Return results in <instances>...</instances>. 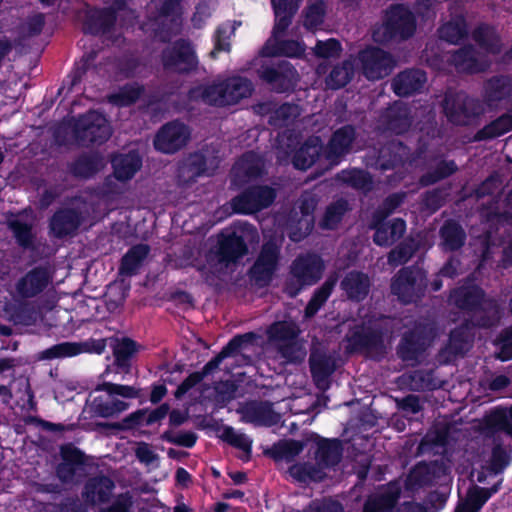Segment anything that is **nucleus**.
I'll return each mask as SVG.
<instances>
[{
	"label": "nucleus",
	"mask_w": 512,
	"mask_h": 512,
	"mask_svg": "<svg viewBox=\"0 0 512 512\" xmlns=\"http://www.w3.org/2000/svg\"><path fill=\"white\" fill-rule=\"evenodd\" d=\"M379 123L383 130L402 135L408 132L412 125L410 108L401 101H395L382 111Z\"/></svg>",
	"instance_id": "obj_23"
},
{
	"label": "nucleus",
	"mask_w": 512,
	"mask_h": 512,
	"mask_svg": "<svg viewBox=\"0 0 512 512\" xmlns=\"http://www.w3.org/2000/svg\"><path fill=\"white\" fill-rule=\"evenodd\" d=\"M497 347L496 358L506 362L512 359V326L504 328L493 342Z\"/></svg>",
	"instance_id": "obj_60"
},
{
	"label": "nucleus",
	"mask_w": 512,
	"mask_h": 512,
	"mask_svg": "<svg viewBox=\"0 0 512 512\" xmlns=\"http://www.w3.org/2000/svg\"><path fill=\"white\" fill-rule=\"evenodd\" d=\"M127 2L128 0H105L108 4L105 9L86 7L79 13L83 31L117 41L127 30Z\"/></svg>",
	"instance_id": "obj_2"
},
{
	"label": "nucleus",
	"mask_w": 512,
	"mask_h": 512,
	"mask_svg": "<svg viewBox=\"0 0 512 512\" xmlns=\"http://www.w3.org/2000/svg\"><path fill=\"white\" fill-rule=\"evenodd\" d=\"M323 469L325 468L320 467L317 463L312 464L310 462H305L302 464L293 465L290 468V474L300 482H319L322 481L325 477Z\"/></svg>",
	"instance_id": "obj_55"
},
{
	"label": "nucleus",
	"mask_w": 512,
	"mask_h": 512,
	"mask_svg": "<svg viewBox=\"0 0 512 512\" xmlns=\"http://www.w3.org/2000/svg\"><path fill=\"white\" fill-rule=\"evenodd\" d=\"M300 1L301 0H271L275 15L272 38H280L286 33L287 29L292 24L294 16L298 12Z\"/></svg>",
	"instance_id": "obj_29"
},
{
	"label": "nucleus",
	"mask_w": 512,
	"mask_h": 512,
	"mask_svg": "<svg viewBox=\"0 0 512 512\" xmlns=\"http://www.w3.org/2000/svg\"><path fill=\"white\" fill-rule=\"evenodd\" d=\"M512 96V78L496 75L485 81L483 98L488 105L506 100Z\"/></svg>",
	"instance_id": "obj_38"
},
{
	"label": "nucleus",
	"mask_w": 512,
	"mask_h": 512,
	"mask_svg": "<svg viewBox=\"0 0 512 512\" xmlns=\"http://www.w3.org/2000/svg\"><path fill=\"white\" fill-rule=\"evenodd\" d=\"M276 190L268 185H250L232 198L231 206L236 214L249 215L271 206Z\"/></svg>",
	"instance_id": "obj_10"
},
{
	"label": "nucleus",
	"mask_w": 512,
	"mask_h": 512,
	"mask_svg": "<svg viewBox=\"0 0 512 512\" xmlns=\"http://www.w3.org/2000/svg\"><path fill=\"white\" fill-rule=\"evenodd\" d=\"M504 312L505 308L499 299L485 296L476 313H473V317L467 320L476 329H492L500 324Z\"/></svg>",
	"instance_id": "obj_26"
},
{
	"label": "nucleus",
	"mask_w": 512,
	"mask_h": 512,
	"mask_svg": "<svg viewBox=\"0 0 512 512\" xmlns=\"http://www.w3.org/2000/svg\"><path fill=\"white\" fill-rule=\"evenodd\" d=\"M299 115L298 105L285 102L282 103L270 116V124L275 126H285L289 121L294 120Z\"/></svg>",
	"instance_id": "obj_62"
},
{
	"label": "nucleus",
	"mask_w": 512,
	"mask_h": 512,
	"mask_svg": "<svg viewBox=\"0 0 512 512\" xmlns=\"http://www.w3.org/2000/svg\"><path fill=\"white\" fill-rule=\"evenodd\" d=\"M85 211L62 209L54 214L50 222V229L54 236L64 237L73 234L84 220Z\"/></svg>",
	"instance_id": "obj_32"
},
{
	"label": "nucleus",
	"mask_w": 512,
	"mask_h": 512,
	"mask_svg": "<svg viewBox=\"0 0 512 512\" xmlns=\"http://www.w3.org/2000/svg\"><path fill=\"white\" fill-rule=\"evenodd\" d=\"M109 346L113 351L114 363L124 371L128 368V335L117 332L113 336L102 339H89L84 343L62 342L41 352V358L52 360L74 357L83 352L102 354Z\"/></svg>",
	"instance_id": "obj_1"
},
{
	"label": "nucleus",
	"mask_w": 512,
	"mask_h": 512,
	"mask_svg": "<svg viewBox=\"0 0 512 512\" xmlns=\"http://www.w3.org/2000/svg\"><path fill=\"white\" fill-rule=\"evenodd\" d=\"M160 438L170 444L191 449L195 446L198 435L193 431H180L175 434L172 430H166Z\"/></svg>",
	"instance_id": "obj_61"
},
{
	"label": "nucleus",
	"mask_w": 512,
	"mask_h": 512,
	"mask_svg": "<svg viewBox=\"0 0 512 512\" xmlns=\"http://www.w3.org/2000/svg\"><path fill=\"white\" fill-rule=\"evenodd\" d=\"M280 248L273 241L265 242L249 268L248 275L256 286L264 288L270 285L277 270Z\"/></svg>",
	"instance_id": "obj_11"
},
{
	"label": "nucleus",
	"mask_w": 512,
	"mask_h": 512,
	"mask_svg": "<svg viewBox=\"0 0 512 512\" xmlns=\"http://www.w3.org/2000/svg\"><path fill=\"white\" fill-rule=\"evenodd\" d=\"M405 192H395L388 195L379 207L374 211V217L381 220H386L391 214H393L405 201Z\"/></svg>",
	"instance_id": "obj_58"
},
{
	"label": "nucleus",
	"mask_w": 512,
	"mask_h": 512,
	"mask_svg": "<svg viewBox=\"0 0 512 512\" xmlns=\"http://www.w3.org/2000/svg\"><path fill=\"white\" fill-rule=\"evenodd\" d=\"M441 107L447 121L459 127L472 125L485 112L483 102L464 91H447Z\"/></svg>",
	"instance_id": "obj_5"
},
{
	"label": "nucleus",
	"mask_w": 512,
	"mask_h": 512,
	"mask_svg": "<svg viewBox=\"0 0 512 512\" xmlns=\"http://www.w3.org/2000/svg\"><path fill=\"white\" fill-rule=\"evenodd\" d=\"M18 243L23 247H28L32 243V223L25 219L24 216H16L9 221Z\"/></svg>",
	"instance_id": "obj_57"
},
{
	"label": "nucleus",
	"mask_w": 512,
	"mask_h": 512,
	"mask_svg": "<svg viewBox=\"0 0 512 512\" xmlns=\"http://www.w3.org/2000/svg\"><path fill=\"white\" fill-rule=\"evenodd\" d=\"M502 194L497 193L488 202L482 203L479 207L481 221L490 227L498 225H512V211L501 210Z\"/></svg>",
	"instance_id": "obj_34"
},
{
	"label": "nucleus",
	"mask_w": 512,
	"mask_h": 512,
	"mask_svg": "<svg viewBox=\"0 0 512 512\" xmlns=\"http://www.w3.org/2000/svg\"><path fill=\"white\" fill-rule=\"evenodd\" d=\"M371 282L367 274L361 271H349L341 280L340 288L353 302H362L370 292Z\"/></svg>",
	"instance_id": "obj_31"
},
{
	"label": "nucleus",
	"mask_w": 512,
	"mask_h": 512,
	"mask_svg": "<svg viewBox=\"0 0 512 512\" xmlns=\"http://www.w3.org/2000/svg\"><path fill=\"white\" fill-rule=\"evenodd\" d=\"M384 330L380 325L361 322L351 326L346 335V349L349 353L364 354L374 360L386 354Z\"/></svg>",
	"instance_id": "obj_4"
},
{
	"label": "nucleus",
	"mask_w": 512,
	"mask_h": 512,
	"mask_svg": "<svg viewBox=\"0 0 512 512\" xmlns=\"http://www.w3.org/2000/svg\"><path fill=\"white\" fill-rule=\"evenodd\" d=\"M370 228L374 230L373 242L380 247H389L402 238L406 232V222L402 218L380 221L372 216Z\"/></svg>",
	"instance_id": "obj_25"
},
{
	"label": "nucleus",
	"mask_w": 512,
	"mask_h": 512,
	"mask_svg": "<svg viewBox=\"0 0 512 512\" xmlns=\"http://www.w3.org/2000/svg\"><path fill=\"white\" fill-rule=\"evenodd\" d=\"M512 131V115L504 113L479 129L473 136V141L481 142L500 137Z\"/></svg>",
	"instance_id": "obj_45"
},
{
	"label": "nucleus",
	"mask_w": 512,
	"mask_h": 512,
	"mask_svg": "<svg viewBox=\"0 0 512 512\" xmlns=\"http://www.w3.org/2000/svg\"><path fill=\"white\" fill-rule=\"evenodd\" d=\"M189 127L178 121L162 125L153 139L155 150L164 154H174L184 148L190 139Z\"/></svg>",
	"instance_id": "obj_13"
},
{
	"label": "nucleus",
	"mask_w": 512,
	"mask_h": 512,
	"mask_svg": "<svg viewBox=\"0 0 512 512\" xmlns=\"http://www.w3.org/2000/svg\"><path fill=\"white\" fill-rule=\"evenodd\" d=\"M113 487V482L107 477L92 478L85 486L86 499L93 504L105 502L109 499Z\"/></svg>",
	"instance_id": "obj_51"
},
{
	"label": "nucleus",
	"mask_w": 512,
	"mask_h": 512,
	"mask_svg": "<svg viewBox=\"0 0 512 512\" xmlns=\"http://www.w3.org/2000/svg\"><path fill=\"white\" fill-rule=\"evenodd\" d=\"M416 31V18L404 4H392L385 11L382 25L375 28L372 38L375 42L386 44L393 40H407Z\"/></svg>",
	"instance_id": "obj_3"
},
{
	"label": "nucleus",
	"mask_w": 512,
	"mask_h": 512,
	"mask_svg": "<svg viewBox=\"0 0 512 512\" xmlns=\"http://www.w3.org/2000/svg\"><path fill=\"white\" fill-rule=\"evenodd\" d=\"M484 427L490 434L504 432L512 438V405L507 410L503 407H496L486 414Z\"/></svg>",
	"instance_id": "obj_44"
},
{
	"label": "nucleus",
	"mask_w": 512,
	"mask_h": 512,
	"mask_svg": "<svg viewBox=\"0 0 512 512\" xmlns=\"http://www.w3.org/2000/svg\"><path fill=\"white\" fill-rule=\"evenodd\" d=\"M418 243L413 238H406L388 254V263L392 266L407 263L418 250Z\"/></svg>",
	"instance_id": "obj_53"
},
{
	"label": "nucleus",
	"mask_w": 512,
	"mask_h": 512,
	"mask_svg": "<svg viewBox=\"0 0 512 512\" xmlns=\"http://www.w3.org/2000/svg\"><path fill=\"white\" fill-rule=\"evenodd\" d=\"M165 71L179 75H189L196 72L199 59L193 44L184 38H179L166 46L160 55Z\"/></svg>",
	"instance_id": "obj_7"
},
{
	"label": "nucleus",
	"mask_w": 512,
	"mask_h": 512,
	"mask_svg": "<svg viewBox=\"0 0 512 512\" xmlns=\"http://www.w3.org/2000/svg\"><path fill=\"white\" fill-rule=\"evenodd\" d=\"M257 337L258 336L255 332L237 334L228 341V343L221 349V351L227 358L234 356L238 354L242 349L247 348L249 345H253L257 340Z\"/></svg>",
	"instance_id": "obj_59"
},
{
	"label": "nucleus",
	"mask_w": 512,
	"mask_h": 512,
	"mask_svg": "<svg viewBox=\"0 0 512 512\" xmlns=\"http://www.w3.org/2000/svg\"><path fill=\"white\" fill-rule=\"evenodd\" d=\"M475 329L470 321L464 319L460 325L450 331L446 345L440 350V356L446 362H450L459 356L463 357L473 345Z\"/></svg>",
	"instance_id": "obj_19"
},
{
	"label": "nucleus",
	"mask_w": 512,
	"mask_h": 512,
	"mask_svg": "<svg viewBox=\"0 0 512 512\" xmlns=\"http://www.w3.org/2000/svg\"><path fill=\"white\" fill-rule=\"evenodd\" d=\"M216 261L226 267L237 264L247 253L248 245L237 231L221 232L215 250L211 251Z\"/></svg>",
	"instance_id": "obj_16"
},
{
	"label": "nucleus",
	"mask_w": 512,
	"mask_h": 512,
	"mask_svg": "<svg viewBox=\"0 0 512 512\" xmlns=\"http://www.w3.org/2000/svg\"><path fill=\"white\" fill-rule=\"evenodd\" d=\"M442 250L445 252H455L460 250L466 242L467 235L462 225L454 220L444 221L439 230Z\"/></svg>",
	"instance_id": "obj_36"
},
{
	"label": "nucleus",
	"mask_w": 512,
	"mask_h": 512,
	"mask_svg": "<svg viewBox=\"0 0 512 512\" xmlns=\"http://www.w3.org/2000/svg\"><path fill=\"white\" fill-rule=\"evenodd\" d=\"M426 81L427 75L425 71L409 68L395 76L392 81V88L397 96L408 97L421 92Z\"/></svg>",
	"instance_id": "obj_27"
},
{
	"label": "nucleus",
	"mask_w": 512,
	"mask_h": 512,
	"mask_svg": "<svg viewBox=\"0 0 512 512\" xmlns=\"http://www.w3.org/2000/svg\"><path fill=\"white\" fill-rule=\"evenodd\" d=\"M447 61L457 72L468 75L485 72L490 66L489 61L480 57L479 52L472 44L452 51Z\"/></svg>",
	"instance_id": "obj_21"
},
{
	"label": "nucleus",
	"mask_w": 512,
	"mask_h": 512,
	"mask_svg": "<svg viewBox=\"0 0 512 512\" xmlns=\"http://www.w3.org/2000/svg\"><path fill=\"white\" fill-rule=\"evenodd\" d=\"M113 392L105 391L99 394L92 393L88 398V405L92 412L102 417H109L125 410L126 403L119 400L117 395L128 396V388L115 386Z\"/></svg>",
	"instance_id": "obj_22"
},
{
	"label": "nucleus",
	"mask_w": 512,
	"mask_h": 512,
	"mask_svg": "<svg viewBox=\"0 0 512 512\" xmlns=\"http://www.w3.org/2000/svg\"><path fill=\"white\" fill-rule=\"evenodd\" d=\"M242 418L247 423L256 426L271 427L280 420V415L273 409L268 401H253L242 408Z\"/></svg>",
	"instance_id": "obj_28"
},
{
	"label": "nucleus",
	"mask_w": 512,
	"mask_h": 512,
	"mask_svg": "<svg viewBox=\"0 0 512 512\" xmlns=\"http://www.w3.org/2000/svg\"><path fill=\"white\" fill-rule=\"evenodd\" d=\"M321 154L324 155V146L320 138H309L295 152L293 165L297 169L307 170L316 163Z\"/></svg>",
	"instance_id": "obj_43"
},
{
	"label": "nucleus",
	"mask_w": 512,
	"mask_h": 512,
	"mask_svg": "<svg viewBox=\"0 0 512 512\" xmlns=\"http://www.w3.org/2000/svg\"><path fill=\"white\" fill-rule=\"evenodd\" d=\"M348 209V202L343 198L332 202L326 207L324 215L320 221V226L323 229L328 230L336 229Z\"/></svg>",
	"instance_id": "obj_52"
},
{
	"label": "nucleus",
	"mask_w": 512,
	"mask_h": 512,
	"mask_svg": "<svg viewBox=\"0 0 512 512\" xmlns=\"http://www.w3.org/2000/svg\"><path fill=\"white\" fill-rule=\"evenodd\" d=\"M326 4L323 0H317L307 6L305 10L304 26L307 29L317 28L324 22Z\"/></svg>",
	"instance_id": "obj_63"
},
{
	"label": "nucleus",
	"mask_w": 512,
	"mask_h": 512,
	"mask_svg": "<svg viewBox=\"0 0 512 512\" xmlns=\"http://www.w3.org/2000/svg\"><path fill=\"white\" fill-rule=\"evenodd\" d=\"M324 270L325 263L320 255L310 252L298 255L290 266L293 279L286 281L285 291L295 297L304 287L315 285L322 278Z\"/></svg>",
	"instance_id": "obj_6"
},
{
	"label": "nucleus",
	"mask_w": 512,
	"mask_h": 512,
	"mask_svg": "<svg viewBox=\"0 0 512 512\" xmlns=\"http://www.w3.org/2000/svg\"><path fill=\"white\" fill-rule=\"evenodd\" d=\"M357 139L356 127L345 124L334 130L324 146V158L330 165H338L353 149Z\"/></svg>",
	"instance_id": "obj_17"
},
{
	"label": "nucleus",
	"mask_w": 512,
	"mask_h": 512,
	"mask_svg": "<svg viewBox=\"0 0 512 512\" xmlns=\"http://www.w3.org/2000/svg\"><path fill=\"white\" fill-rule=\"evenodd\" d=\"M190 100H201L203 103L214 107H226L225 89L223 81L213 82L208 85H198L188 91Z\"/></svg>",
	"instance_id": "obj_39"
},
{
	"label": "nucleus",
	"mask_w": 512,
	"mask_h": 512,
	"mask_svg": "<svg viewBox=\"0 0 512 512\" xmlns=\"http://www.w3.org/2000/svg\"><path fill=\"white\" fill-rule=\"evenodd\" d=\"M362 74L368 80H379L390 74L394 60L391 54L376 46H366L357 54Z\"/></svg>",
	"instance_id": "obj_12"
},
{
	"label": "nucleus",
	"mask_w": 512,
	"mask_h": 512,
	"mask_svg": "<svg viewBox=\"0 0 512 512\" xmlns=\"http://www.w3.org/2000/svg\"><path fill=\"white\" fill-rule=\"evenodd\" d=\"M306 440L315 444L314 458L320 467L330 469L341 462L344 452L341 439L325 438L315 432H311Z\"/></svg>",
	"instance_id": "obj_20"
},
{
	"label": "nucleus",
	"mask_w": 512,
	"mask_h": 512,
	"mask_svg": "<svg viewBox=\"0 0 512 512\" xmlns=\"http://www.w3.org/2000/svg\"><path fill=\"white\" fill-rule=\"evenodd\" d=\"M63 462L57 467V475L62 482L75 481L77 471L83 464V454L80 450L67 445L61 448Z\"/></svg>",
	"instance_id": "obj_40"
},
{
	"label": "nucleus",
	"mask_w": 512,
	"mask_h": 512,
	"mask_svg": "<svg viewBox=\"0 0 512 512\" xmlns=\"http://www.w3.org/2000/svg\"><path fill=\"white\" fill-rule=\"evenodd\" d=\"M458 166L454 160H440L435 167L419 177L418 183L421 187L434 185L451 175L455 174Z\"/></svg>",
	"instance_id": "obj_47"
},
{
	"label": "nucleus",
	"mask_w": 512,
	"mask_h": 512,
	"mask_svg": "<svg viewBox=\"0 0 512 512\" xmlns=\"http://www.w3.org/2000/svg\"><path fill=\"white\" fill-rule=\"evenodd\" d=\"M336 283L337 278L334 276H329L320 287L314 290L310 300L305 307L306 317H313L317 314V312L331 296Z\"/></svg>",
	"instance_id": "obj_48"
},
{
	"label": "nucleus",
	"mask_w": 512,
	"mask_h": 512,
	"mask_svg": "<svg viewBox=\"0 0 512 512\" xmlns=\"http://www.w3.org/2000/svg\"><path fill=\"white\" fill-rule=\"evenodd\" d=\"M257 76L271 91L284 94L294 92L300 76L287 60L264 63L257 69Z\"/></svg>",
	"instance_id": "obj_8"
},
{
	"label": "nucleus",
	"mask_w": 512,
	"mask_h": 512,
	"mask_svg": "<svg viewBox=\"0 0 512 512\" xmlns=\"http://www.w3.org/2000/svg\"><path fill=\"white\" fill-rule=\"evenodd\" d=\"M427 287L426 271L415 266L401 268L393 277L391 292L404 304H410L420 299Z\"/></svg>",
	"instance_id": "obj_9"
},
{
	"label": "nucleus",
	"mask_w": 512,
	"mask_h": 512,
	"mask_svg": "<svg viewBox=\"0 0 512 512\" xmlns=\"http://www.w3.org/2000/svg\"><path fill=\"white\" fill-rule=\"evenodd\" d=\"M4 317L15 325L31 326L38 321L40 313L34 303L12 300L4 307Z\"/></svg>",
	"instance_id": "obj_30"
},
{
	"label": "nucleus",
	"mask_w": 512,
	"mask_h": 512,
	"mask_svg": "<svg viewBox=\"0 0 512 512\" xmlns=\"http://www.w3.org/2000/svg\"><path fill=\"white\" fill-rule=\"evenodd\" d=\"M222 81L227 106L238 104L241 100L249 98L254 92L252 81L246 77L232 76Z\"/></svg>",
	"instance_id": "obj_41"
},
{
	"label": "nucleus",
	"mask_w": 512,
	"mask_h": 512,
	"mask_svg": "<svg viewBox=\"0 0 512 512\" xmlns=\"http://www.w3.org/2000/svg\"><path fill=\"white\" fill-rule=\"evenodd\" d=\"M305 50L306 46L302 41L270 38L261 48V55L264 57L285 56L289 58H300L305 54Z\"/></svg>",
	"instance_id": "obj_33"
},
{
	"label": "nucleus",
	"mask_w": 512,
	"mask_h": 512,
	"mask_svg": "<svg viewBox=\"0 0 512 512\" xmlns=\"http://www.w3.org/2000/svg\"><path fill=\"white\" fill-rule=\"evenodd\" d=\"M485 296V291L478 285L461 286L451 294L455 306L468 313H476Z\"/></svg>",
	"instance_id": "obj_35"
},
{
	"label": "nucleus",
	"mask_w": 512,
	"mask_h": 512,
	"mask_svg": "<svg viewBox=\"0 0 512 512\" xmlns=\"http://www.w3.org/2000/svg\"><path fill=\"white\" fill-rule=\"evenodd\" d=\"M221 439L245 453V457L242 458L244 461H248L252 454V440L245 434H238L235 429L231 426H226L223 429Z\"/></svg>",
	"instance_id": "obj_56"
},
{
	"label": "nucleus",
	"mask_w": 512,
	"mask_h": 512,
	"mask_svg": "<svg viewBox=\"0 0 512 512\" xmlns=\"http://www.w3.org/2000/svg\"><path fill=\"white\" fill-rule=\"evenodd\" d=\"M441 40L450 44H458L468 36V27L463 16H458L442 24L438 29Z\"/></svg>",
	"instance_id": "obj_49"
},
{
	"label": "nucleus",
	"mask_w": 512,
	"mask_h": 512,
	"mask_svg": "<svg viewBox=\"0 0 512 512\" xmlns=\"http://www.w3.org/2000/svg\"><path fill=\"white\" fill-rule=\"evenodd\" d=\"M267 334L271 341L287 343L298 337L299 330L292 322L276 321L268 327Z\"/></svg>",
	"instance_id": "obj_54"
},
{
	"label": "nucleus",
	"mask_w": 512,
	"mask_h": 512,
	"mask_svg": "<svg viewBox=\"0 0 512 512\" xmlns=\"http://www.w3.org/2000/svg\"><path fill=\"white\" fill-rule=\"evenodd\" d=\"M207 170V158L201 152L189 154L178 167L177 177L181 184L189 185L196 182Z\"/></svg>",
	"instance_id": "obj_37"
},
{
	"label": "nucleus",
	"mask_w": 512,
	"mask_h": 512,
	"mask_svg": "<svg viewBox=\"0 0 512 512\" xmlns=\"http://www.w3.org/2000/svg\"><path fill=\"white\" fill-rule=\"evenodd\" d=\"M411 155V148L402 141L387 140L377 149L375 168L384 172L404 167L411 162Z\"/></svg>",
	"instance_id": "obj_18"
},
{
	"label": "nucleus",
	"mask_w": 512,
	"mask_h": 512,
	"mask_svg": "<svg viewBox=\"0 0 512 512\" xmlns=\"http://www.w3.org/2000/svg\"><path fill=\"white\" fill-rule=\"evenodd\" d=\"M354 70V62L351 59H345L332 68L326 77V85L333 90L345 87L354 77Z\"/></svg>",
	"instance_id": "obj_50"
},
{
	"label": "nucleus",
	"mask_w": 512,
	"mask_h": 512,
	"mask_svg": "<svg viewBox=\"0 0 512 512\" xmlns=\"http://www.w3.org/2000/svg\"><path fill=\"white\" fill-rule=\"evenodd\" d=\"M75 134L83 144H101L109 138L111 129L104 115L89 111L78 118Z\"/></svg>",
	"instance_id": "obj_14"
},
{
	"label": "nucleus",
	"mask_w": 512,
	"mask_h": 512,
	"mask_svg": "<svg viewBox=\"0 0 512 512\" xmlns=\"http://www.w3.org/2000/svg\"><path fill=\"white\" fill-rule=\"evenodd\" d=\"M53 276L47 267H36L21 277L15 290L21 298H33L41 294L52 282Z\"/></svg>",
	"instance_id": "obj_24"
},
{
	"label": "nucleus",
	"mask_w": 512,
	"mask_h": 512,
	"mask_svg": "<svg viewBox=\"0 0 512 512\" xmlns=\"http://www.w3.org/2000/svg\"><path fill=\"white\" fill-rule=\"evenodd\" d=\"M429 345L428 329L425 325L419 324L402 335L396 353L403 362L418 363Z\"/></svg>",
	"instance_id": "obj_15"
},
{
	"label": "nucleus",
	"mask_w": 512,
	"mask_h": 512,
	"mask_svg": "<svg viewBox=\"0 0 512 512\" xmlns=\"http://www.w3.org/2000/svg\"><path fill=\"white\" fill-rule=\"evenodd\" d=\"M472 37L474 41L486 52L493 55L501 53V38L495 30L487 24L477 26L472 32Z\"/></svg>",
	"instance_id": "obj_46"
},
{
	"label": "nucleus",
	"mask_w": 512,
	"mask_h": 512,
	"mask_svg": "<svg viewBox=\"0 0 512 512\" xmlns=\"http://www.w3.org/2000/svg\"><path fill=\"white\" fill-rule=\"evenodd\" d=\"M309 367L315 384L320 387L336 370L335 360L325 352L313 351L309 356Z\"/></svg>",
	"instance_id": "obj_42"
},
{
	"label": "nucleus",
	"mask_w": 512,
	"mask_h": 512,
	"mask_svg": "<svg viewBox=\"0 0 512 512\" xmlns=\"http://www.w3.org/2000/svg\"><path fill=\"white\" fill-rule=\"evenodd\" d=\"M299 512H344L342 504L331 498L312 500L308 506Z\"/></svg>",
	"instance_id": "obj_64"
}]
</instances>
